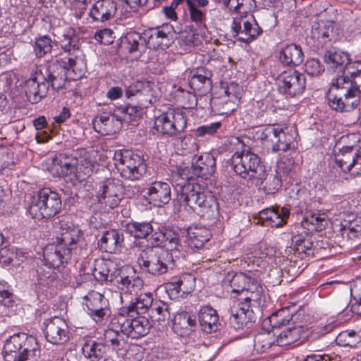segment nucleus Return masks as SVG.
Here are the masks:
<instances>
[{"mask_svg":"<svg viewBox=\"0 0 361 361\" xmlns=\"http://www.w3.org/2000/svg\"><path fill=\"white\" fill-rule=\"evenodd\" d=\"M289 214V209L286 207H282L281 211L274 208H267L259 212V219L263 224L278 228L286 223Z\"/></svg>","mask_w":361,"mask_h":361,"instance_id":"a878e982","label":"nucleus"},{"mask_svg":"<svg viewBox=\"0 0 361 361\" xmlns=\"http://www.w3.org/2000/svg\"><path fill=\"white\" fill-rule=\"evenodd\" d=\"M187 119L180 109H169L156 117L154 128L163 135L176 136L185 130Z\"/></svg>","mask_w":361,"mask_h":361,"instance_id":"1a4fd4ad","label":"nucleus"},{"mask_svg":"<svg viewBox=\"0 0 361 361\" xmlns=\"http://www.w3.org/2000/svg\"><path fill=\"white\" fill-rule=\"evenodd\" d=\"M188 245L194 248L202 247L212 236L211 232L205 227H194L188 232Z\"/></svg>","mask_w":361,"mask_h":361,"instance_id":"58836bf2","label":"nucleus"},{"mask_svg":"<svg viewBox=\"0 0 361 361\" xmlns=\"http://www.w3.org/2000/svg\"><path fill=\"white\" fill-rule=\"evenodd\" d=\"M52 41L51 38L47 35H44L36 39L33 50L35 56L42 58L47 53L50 52L52 49Z\"/></svg>","mask_w":361,"mask_h":361,"instance_id":"5fc2aeb1","label":"nucleus"},{"mask_svg":"<svg viewBox=\"0 0 361 361\" xmlns=\"http://www.w3.org/2000/svg\"><path fill=\"white\" fill-rule=\"evenodd\" d=\"M78 159L72 154H59L47 163V170L54 177H64L74 185L78 183L75 175L78 173Z\"/></svg>","mask_w":361,"mask_h":361,"instance_id":"f8f14e48","label":"nucleus"},{"mask_svg":"<svg viewBox=\"0 0 361 361\" xmlns=\"http://www.w3.org/2000/svg\"><path fill=\"white\" fill-rule=\"evenodd\" d=\"M146 197L154 206L161 207L171 200V187L168 183L155 181L147 188Z\"/></svg>","mask_w":361,"mask_h":361,"instance_id":"aec40b11","label":"nucleus"},{"mask_svg":"<svg viewBox=\"0 0 361 361\" xmlns=\"http://www.w3.org/2000/svg\"><path fill=\"white\" fill-rule=\"evenodd\" d=\"M230 92H215L211 98V103L216 107H221L224 109L225 106L229 105L231 102L228 100Z\"/></svg>","mask_w":361,"mask_h":361,"instance_id":"0e129e2a","label":"nucleus"},{"mask_svg":"<svg viewBox=\"0 0 361 361\" xmlns=\"http://www.w3.org/2000/svg\"><path fill=\"white\" fill-rule=\"evenodd\" d=\"M293 315L288 313L287 307L282 308L273 313L269 318L271 326L273 328H279L286 325L292 319Z\"/></svg>","mask_w":361,"mask_h":361,"instance_id":"864d4df0","label":"nucleus"},{"mask_svg":"<svg viewBox=\"0 0 361 361\" xmlns=\"http://www.w3.org/2000/svg\"><path fill=\"white\" fill-rule=\"evenodd\" d=\"M37 278L36 286L39 290H43L53 286L56 281V274L51 267H39L37 269Z\"/></svg>","mask_w":361,"mask_h":361,"instance_id":"c03bdc74","label":"nucleus"},{"mask_svg":"<svg viewBox=\"0 0 361 361\" xmlns=\"http://www.w3.org/2000/svg\"><path fill=\"white\" fill-rule=\"evenodd\" d=\"M302 332L301 326H294L286 328L277 335L275 338L276 343L279 346L290 345L300 338Z\"/></svg>","mask_w":361,"mask_h":361,"instance_id":"a19ab883","label":"nucleus"},{"mask_svg":"<svg viewBox=\"0 0 361 361\" xmlns=\"http://www.w3.org/2000/svg\"><path fill=\"white\" fill-rule=\"evenodd\" d=\"M149 314L152 320L162 325H165L170 319L168 305L160 300L153 302Z\"/></svg>","mask_w":361,"mask_h":361,"instance_id":"79ce46f5","label":"nucleus"},{"mask_svg":"<svg viewBox=\"0 0 361 361\" xmlns=\"http://www.w3.org/2000/svg\"><path fill=\"white\" fill-rule=\"evenodd\" d=\"M84 355L91 361H99L104 358L106 353V345L95 341L85 343L82 346Z\"/></svg>","mask_w":361,"mask_h":361,"instance_id":"37998d69","label":"nucleus"},{"mask_svg":"<svg viewBox=\"0 0 361 361\" xmlns=\"http://www.w3.org/2000/svg\"><path fill=\"white\" fill-rule=\"evenodd\" d=\"M95 131L103 135H113L117 133L122 126L119 114L103 113L94 118L92 122Z\"/></svg>","mask_w":361,"mask_h":361,"instance_id":"a211bd4d","label":"nucleus"},{"mask_svg":"<svg viewBox=\"0 0 361 361\" xmlns=\"http://www.w3.org/2000/svg\"><path fill=\"white\" fill-rule=\"evenodd\" d=\"M137 262L143 271L158 276L168 271L170 257L165 251L157 252L150 250L142 252L137 257Z\"/></svg>","mask_w":361,"mask_h":361,"instance_id":"9b49d317","label":"nucleus"},{"mask_svg":"<svg viewBox=\"0 0 361 361\" xmlns=\"http://www.w3.org/2000/svg\"><path fill=\"white\" fill-rule=\"evenodd\" d=\"M231 28L237 39L247 44L255 39L262 32L252 15L233 18Z\"/></svg>","mask_w":361,"mask_h":361,"instance_id":"4468645a","label":"nucleus"},{"mask_svg":"<svg viewBox=\"0 0 361 361\" xmlns=\"http://www.w3.org/2000/svg\"><path fill=\"white\" fill-rule=\"evenodd\" d=\"M127 229L135 238H146L153 231L152 226L147 222H132L127 225Z\"/></svg>","mask_w":361,"mask_h":361,"instance_id":"8fccbe9b","label":"nucleus"},{"mask_svg":"<svg viewBox=\"0 0 361 361\" xmlns=\"http://www.w3.org/2000/svg\"><path fill=\"white\" fill-rule=\"evenodd\" d=\"M305 223L310 225V229L315 231L323 230L328 224V216L326 212L317 211L307 214L304 218Z\"/></svg>","mask_w":361,"mask_h":361,"instance_id":"de8ad7c7","label":"nucleus"},{"mask_svg":"<svg viewBox=\"0 0 361 361\" xmlns=\"http://www.w3.org/2000/svg\"><path fill=\"white\" fill-rule=\"evenodd\" d=\"M357 92H347L344 94L345 111H350L355 109L360 103V97Z\"/></svg>","mask_w":361,"mask_h":361,"instance_id":"69168bd1","label":"nucleus"},{"mask_svg":"<svg viewBox=\"0 0 361 361\" xmlns=\"http://www.w3.org/2000/svg\"><path fill=\"white\" fill-rule=\"evenodd\" d=\"M252 280L255 279L252 278L250 274L242 272L236 273L230 281L231 291L239 293L241 297Z\"/></svg>","mask_w":361,"mask_h":361,"instance_id":"49530a36","label":"nucleus"},{"mask_svg":"<svg viewBox=\"0 0 361 361\" xmlns=\"http://www.w3.org/2000/svg\"><path fill=\"white\" fill-rule=\"evenodd\" d=\"M169 33L170 27L167 25L145 30L143 35L146 47L154 49H166L169 43Z\"/></svg>","mask_w":361,"mask_h":361,"instance_id":"6ab92c4d","label":"nucleus"},{"mask_svg":"<svg viewBox=\"0 0 361 361\" xmlns=\"http://www.w3.org/2000/svg\"><path fill=\"white\" fill-rule=\"evenodd\" d=\"M61 46L66 56L56 59L63 70H71L78 77L83 75L87 69L85 56L80 49L79 39L74 31L69 28L65 31L60 40Z\"/></svg>","mask_w":361,"mask_h":361,"instance_id":"423d86ee","label":"nucleus"},{"mask_svg":"<svg viewBox=\"0 0 361 361\" xmlns=\"http://www.w3.org/2000/svg\"><path fill=\"white\" fill-rule=\"evenodd\" d=\"M97 197L109 209L116 207L123 198V187L118 181L107 179L100 183Z\"/></svg>","mask_w":361,"mask_h":361,"instance_id":"dca6fc26","label":"nucleus"},{"mask_svg":"<svg viewBox=\"0 0 361 361\" xmlns=\"http://www.w3.org/2000/svg\"><path fill=\"white\" fill-rule=\"evenodd\" d=\"M221 126V123L220 122H214L209 125L201 126L196 129V135L199 137H203L207 135H212L216 132Z\"/></svg>","mask_w":361,"mask_h":361,"instance_id":"774afa93","label":"nucleus"},{"mask_svg":"<svg viewBox=\"0 0 361 361\" xmlns=\"http://www.w3.org/2000/svg\"><path fill=\"white\" fill-rule=\"evenodd\" d=\"M167 291L177 297L178 295L183 296L192 292L195 287V279L189 274H183L179 277L172 279L166 284Z\"/></svg>","mask_w":361,"mask_h":361,"instance_id":"4be33fe9","label":"nucleus"},{"mask_svg":"<svg viewBox=\"0 0 361 361\" xmlns=\"http://www.w3.org/2000/svg\"><path fill=\"white\" fill-rule=\"evenodd\" d=\"M296 136L297 131L294 126H287L283 128H276V137L274 138L272 144L273 151L288 150Z\"/></svg>","mask_w":361,"mask_h":361,"instance_id":"393cba45","label":"nucleus"},{"mask_svg":"<svg viewBox=\"0 0 361 361\" xmlns=\"http://www.w3.org/2000/svg\"><path fill=\"white\" fill-rule=\"evenodd\" d=\"M180 148L184 154L196 152L198 150L196 138L191 135H186L180 141Z\"/></svg>","mask_w":361,"mask_h":361,"instance_id":"4d7b16f0","label":"nucleus"},{"mask_svg":"<svg viewBox=\"0 0 361 361\" xmlns=\"http://www.w3.org/2000/svg\"><path fill=\"white\" fill-rule=\"evenodd\" d=\"M361 71V70H360ZM350 76L341 75L332 77L329 90H360L361 88V72L350 73Z\"/></svg>","mask_w":361,"mask_h":361,"instance_id":"b1692460","label":"nucleus"},{"mask_svg":"<svg viewBox=\"0 0 361 361\" xmlns=\"http://www.w3.org/2000/svg\"><path fill=\"white\" fill-rule=\"evenodd\" d=\"M266 295L257 280H252L239 298L237 305L231 308L230 324L235 329H243L255 321L252 308L264 305Z\"/></svg>","mask_w":361,"mask_h":361,"instance_id":"7ed1b4c3","label":"nucleus"},{"mask_svg":"<svg viewBox=\"0 0 361 361\" xmlns=\"http://www.w3.org/2000/svg\"><path fill=\"white\" fill-rule=\"evenodd\" d=\"M216 160L209 153H203L195 156L190 167L178 169V174L183 179L182 183L175 185L176 193L175 201L188 213L194 212L200 216H209L216 209V202L214 197L206 191L200 184L187 182L195 176L207 177L215 171Z\"/></svg>","mask_w":361,"mask_h":361,"instance_id":"f257e3e1","label":"nucleus"},{"mask_svg":"<svg viewBox=\"0 0 361 361\" xmlns=\"http://www.w3.org/2000/svg\"><path fill=\"white\" fill-rule=\"evenodd\" d=\"M230 143L236 149L231 159L235 173L245 179L266 180V169L259 157L246 147L239 137H232Z\"/></svg>","mask_w":361,"mask_h":361,"instance_id":"20e7f679","label":"nucleus"},{"mask_svg":"<svg viewBox=\"0 0 361 361\" xmlns=\"http://www.w3.org/2000/svg\"><path fill=\"white\" fill-rule=\"evenodd\" d=\"M281 164L278 166L277 171L275 174H271L269 176L268 180L266 182L264 187L269 192H274L277 190L281 186V179L280 173L281 171Z\"/></svg>","mask_w":361,"mask_h":361,"instance_id":"bf43d9fd","label":"nucleus"},{"mask_svg":"<svg viewBox=\"0 0 361 361\" xmlns=\"http://www.w3.org/2000/svg\"><path fill=\"white\" fill-rule=\"evenodd\" d=\"M61 200L59 195L49 188L40 190L33 195L28 207V212L33 219H49L61 210Z\"/></svg>","mask_w":361,"mask_h":361,"instance_id":"0eeeda50","label":"nucleus"},{"mask_svg":"<svg viewBox=\"0 0 361 361\" xmlns=\"http://www.w3.org/2000/svg\"><path fill=\"white\" fill-rule=\"evenodd\" d=\"M43 332L46 340L54 345H63L70 339L69 327L66 320L53 317L43 322Z\"/></svg>","mask_w":361,"mask_h":361,"instance_id":"ddd939ff","label":"nucleus"},{"mask_svg":"<svg viewBox=\"0 0 361 361\" xmlns=\"http://www.w3.org/2000/svg\"><path fill=\"white\" fill-rule=\"evenodd\" d=\"M45 74L38 68L33 71L30 78L25 82V86L23 88L32 90H49L51 87L52 90H59L65 87L66 82L61 78L54 77L49 73V70L46 69Z\"/></svg>","mask_w":361,"mask_h":361,"instance_id":"2eb2a0df","label":"nucleus"},{"mask_svg":"<svg viewBox=\"0 0 361 361\" xmlns=\"http://www.w3.org/2000/svg\"><path fill=\"white\" fill-rule=\"evenodd\" d=\"M94 166V161L89 156H85L78 159V173L74 176L78 183L83 181L92 173Z\"/></svg>","mask_w":361,"mask_h":361,"instance_id":"09e8293b","label":"nucleus"},{"mask_svg":"<svg viewBox=\"0 0 361 361\" xmlns=\"http://www.w3.org/2000/svg\"><path fill=\"white\" fill-rule=\"evenodd\" d=\"M153 302V297L151 293H140L131 300L127 307L123 309V312L131 317L136 315L142 316V314L149 312Z\"/></svg>","mask_w":361,"mask_h":361,"instance_id":"c85d7f7f","label":"nucleus"},{"mask_svg":"<svg viewBox=\"0 0 361 361\" xmlns=\"http://www.w3.org/2000/svg\"><path fill=\"white\" fill-rule=\"evenodd\" d=\"M179 243L178 235L173 230L169 228L164 229V247L168 250L177 249Z\"/></svg>","mask_w":361,"mask_h":361,"instance_id":"680f3d73","label":"nucleus"},{"mask_svg":"<svg viewBox=\"0 0 361 361\" xmlns=\"http://www.w3.org/2000/svg\"><path fill=\"white\" fill-rule=\"evenodd\" d=\"M122 43L129 52L142 51L146 47L144 35L133 31L128 32L122 39Z\"/></svg>","mask_w":361,"mask_h":361,"instance_id":"a18cd8bd","label":"nucleus"},{"mask_svg":"<svg viewBox=\"0 0 361 361\" xmlns=\"http://www.w3.org/2000/svg\"><path fill=\"white\" fill-rule=\"evenodd\" d=\"M190 73L188 83L192 90H212V74L210 71L204 67H200L192 71Z\"/></svg>","mask_w":361,"mask_h":361,"instance_id":"cd10ccee","label":"nucleus"},{"mask_svg":"<svg viewBox=\"0 0 361 361\" xmlns=\"http://www.w3.org/2000/svg\"><path fill=\"white\" fill-rule=\"evenodd\" d=\"M17 253L14 248L4 247L0 249V263L8 265L12 262H19L17 259Z\"/></svg>","mask_w":361,"mask_h":361,"instance_id":"052dcab7","label":"nucleus"},{"mask_svg":"<svg viewBox=\"0 0 361 361\" xmlns=\"http://www.w3.org/2000/svg\"><path fill=\"white\" fill-rule=\"evenodd\" d=\"M195 325V319L187 312L177 313L174 317L173 328L180 335L188 334Z\"/></svg>","mask_w":361,"mask_h":361,"instance_id":"ea45409f","label":"nucleus"},{"mask_svg":"<svg viewBox=\"0 0 361 361\" xmlns=\"http://www.w3.org/2000/svg\"><path fill=\"white\" fill-rule=\"evenodd\" d=\"M5 361H37L41 350L37 338L25 334H15L5 341Z\"/></svg>","mask_w":361,"mask_h":361,"instance_id":"39448f33","label":"nucleus"},{"mask_svg":"<svg viewBox=\"0 0 361 361\" xmlns=\"http://www.w3.org/2000/svg\"><path fill=\"white\" fill-rule=\"evenodd\" d=\"M293 249L298 253H307L312 247V243L309 239L302 236H294L292 239Z\"/></svg>","mask_w":361,"mask_h":361,"instance_id":"13d9d810","label":"nucleus"},{"mask_svg":"<svg viewBox=\"0 0 361 361\" xmlns=\"http://www.w3.org/2000/svg\"><path fill=\"white\" fill-rule=\"evenodd\" d=\"M355 149L353 147H343L334 154L336 166L344 173H350L353 176L355 167Z\"/></svg>","mask_w":361,"mask_h":361,"instance_id":"473e14b6","label":"nucleus"},{"mask_svg":"<svg viewBox=\"0 0 361 361\" xmlns=\"http://www.w3.org/2000/svg\"><path fill=\"white\" fill-rule=\"evenodd\" d=\"M121 333V331H114L110 322L108 329L104 331V339L106 346L111 347L118 356L123 357L128 345Z\"/></svg>","mask_w":361,"mask_h":361,"instance_id":"2f4dec72","label":"nucleus"},{"mask_svg":"<svg viewBox=\"0 0 361 361\" xmlns=\"http://www.w3.org/2000/svg\"><path fill=\"white\" fill-rule=\"evenodd\" d=\"M114 161L121 176L126 179L138 180L146 172L143 158L131 150L116 151Z\"/></svg>","mask_w":361,"mask_h":361,"instance_id":"6e6552de","label":"nucleus"},{"mask_svg":"<svg viewBox=\"0 0 361 361\" xmlns=\"http://www.w3.org/2000/svg\"><path fill=\"white\" fill-rule=\"evenodd\" d=\"M350 61L349 54L339 49H329L326 51L324 54V63L332 69H339L344 71Z\"/></svg>","mask_w":361,"mask_h":361,"instance_id":"f704fd0d","label":"nucleus"},{"mask_svg":"<svg viewBox=\"0 0 361 361\" xmlns=\"http://www.w3.org/2000/svg\"><path fill=\"white\" fill-rule=\"evenodd\" d=\"M85 305L88 314L96 322H102L110 314L108 302L104 295L96 291H90L84 297Z\"/></svg>","mask_w":361,"mask_h":361,"instance_id":"f3484780","label":"nucleus"},{"mask_svg":"<svg viewBox=\"0 0 361 361\" xmlns=\"http://www.w3.org/2000/svg\"><path fill=\"white\" fill-rule=\"evenodd\" d=\"M198 319L202 330L211 334L219 329V315L216 311L211 306L206 305L201 307L198 312Z\"/></svg>","mask_w":361,"mask_h":361,"instance_id":"bb28decb","label":"nucleus"},{"mask_svg":"<svg viewBox=\"0 0 361 361\" xmlns=\"http://www.w3.org/2000/svg\"><path fill=\"white\" fill-rule=\"evenodd\" d=\"M113 31L111 29L105 28L97 31L94 34V39L99 43L104 44H110L114 42V37Z\"/></svg>","mask_w":361,"mask_h":361,"instance_id":"338daca9","label":"nucleus"},{"mask_svg":"<svg viewBox=\"0 0 361 361\" xmlns=\"http://www.w3.org/2000/svg\"><path fill=\"white\" fill-rule=\"evenodd\" d=\"M279 58L283 65L294 67L302 63L304 55L300 46L290 44L281 49Z\"/></svg>","mask_w":361,"mask_h":361,"instance_id":"7c9ffc66","label":"nucleus"},{"mask_svg":"<svg viewBox=\"0 0 361 361\" xmlns=\"http://www.w3.org/2000/svg\"><path fill=\"white\" fill-rule=\"evenodd\" d=\"M92 274L100 283L112 282L117 278L119 272L117 265L113 261L99 259L95 261Z\"/></svg>","mask_w":361,"mask_h":361,"instance_id":"412c9836","label":"nucleus"},{"mask_svg":"<svg viewBox=\"0 0 361 361\" xmlns=\"http://www.w3.org/2000/svg\"><path fill=\"white\" fill-rule=\"evenodd\" d=\"M0 82L4 83L3 89L4 90H13L18 89L19 87L24 90H30L29 89L23 88L25 86V82L23 85L22 82H20L19 85H17L19 80L13 73L2 74L0 78Z\"/></svg>","mask_w":361,"mask_h":361,"instance_id":"6e6d98bb","label":"nucleus"},{"mask_svg":"<svg viewBox=\"0 0 361 361\" xmlns=\"http://www.w3.org/2000/svg\"><path fill=\"white\" fill-rule=\"evenodd\" d=\"M56 243L47 245L44 250V258L49 267L59 268L71 259L72 252L82 236V231L75 227L61 223Z\"/></svg>","mask_w":361,"mask_h":361,"instance_id":"f03ea898","label":"nucleus"},{"mask_svg":"<svg viewBox=\"0 0 361 361\" xmlns=\"http://www.w3.org/2000/svg\"><path fill=\"white\" fill-rule=\"evenodd\" d=\"M123 243V235L117 230L106 231L98 242L101 250L109 253H115L119 250Z\"/></svg>","mask_w":361,"mask_h":361,"instance_id":"c9c22d12","label":"nucleus"},{"mask_svg":"<svg viewBox=\"0 0 361 361\" xmlns=\"http://www.w3.org/2000/svg\"><path fill=\"white\" fill-rule=\"evenodd\" d=\"M189 18L192 23L201 30L206 29L207 11L198 6H187Z\"/></svg>","mask_w":361,"mask_h":361,"instance_id":"603ef678","label":"nucleus"},{"mask_svg":"<svg viewBox=\"0 0 361 361\" xmlns=\"http://www.w3.org/2000/svg\"><path fill=\"white\" fill-rule=\"evenodd\" d=\"M324 68L320 61L316 59H308L305 64V72L312 76H317L320 75Z\"/></svg>","mask_w":361,"mask_h":361,"instance_id":"e2e57ef3","label":"nucleus"},{"mask_svg":"<svg viewBox=\"0 0 361 361\" xmlns=\"http://www.w3.org/2000/svg\"><path fill=\"white\" fill-rule=\"evenodd\" d=\"M111 327L116 331H121L123 334L132 338H139L147 335L150 329L148 319L140 315L125 317L123 314L111 318Z\"/></svg>","mask_w":361,"mask_h":361,"instance_id":"9d476101","label":"nucleus"},{"mask_svg":"<svg viewBox=\"0 0 361 361\" xmlns=\"http://www.w3.org/2000/svg\"><path fill=\"white\" fill-rule=\"evenodd\" d=\"M275 338L270 332H261L257 334L254 339V348L258 353L267 351L274 343Z\"/></svg>","mask_w":361,"mask_h":361,"instance_id":"3c124183","label":"nucleus"},{"mask_svg":"<svg viewBox=\"0 0 361 361\" xmlns=\"http://www.w3.org/2000/svg\"><path fill=\"white\" fill-rule=\"evenodd\" d=\"M281 88L285 90L293 88V90H303L305 89V78L296 71L284 72L277 78Z\"/></svg>","mask_w":361,"mask_h":361,"instance_id":"e433bc0d","label":"nucleus"},{"mask_svg":"<svg viewBox=\"0 0 361 361\" xmlns=\"http://www.w3.org/2000/svg\"><path fill=\"white\" fill-rule=\"evenodd\" d=\"M118 287L123 295L136 293L142 286V279L136 276L134 269L128 267L121 271Z\"/></svg>","mask_w":361,"mask_h":361,"instance_id":"5701e85b","label":"nucleus"},{"mask_svg":"<svg viewBox=\"0 0 361 361\" xmlns=\"http://www.w3.org/2000/svg\"><path fill=\"white\" fill-rule=\"evenodd\" d=\"M334 30V22L332 20H319L314 23L312 26L311 36L312 39L323 44L330 40V35Z\"/></svg>","mask_w":361,"mask_h":361,"instance_id":"4c0bfd02","label":"nucleus"},{"mask_svg":"<svg viewBox=\"0 0 361 361\" xmlns=\"http://www.w3.org/2000/svg\"><path fill=\"white\" fill-rule=\"evenodd\" d=\"M152 103V101L151 99L140 98L139 105L126 106L125 108L118 110L116 113L119 114L121 123L123 121L128 123H131L140 118L143 109L147 108Z\"/></svg>","mask_w":361,"mask_h":361,"instance_id":"72a5a7b5","label":"nucleus"},{"mask_svg":"<svg viewBox=\"0 0 361 361\" xmlns=\"http://www.w3.org/2000/svg\"><path fill=\"white\" fill-rule=\"evenodd\" d=\"M116 11V4L111 0L97 1L90 11L94 21L104 22L113 18Z\"/></svg>","mask_w":361,"mask_h":361,"instance_id":"c756f323","label":"nucleus"}]
</instances>
